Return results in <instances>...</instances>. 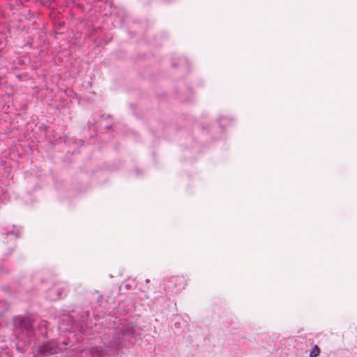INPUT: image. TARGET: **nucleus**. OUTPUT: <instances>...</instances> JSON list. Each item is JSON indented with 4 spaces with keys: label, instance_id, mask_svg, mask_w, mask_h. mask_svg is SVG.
Segmentation results:
<instances>
[{
    "label": "nucleus",
    "instance_id": "1",
    "mask_svg": "<svg viewBox=\"0 0 357 357\" xmlns=\"http://www.w3.org/2000/svg\"><path fill=\"white\" fill-rule=\"evenodd\" d=\"M135 330V325L126 320L121 321L116 326L105 331L101 337L104 347H94L84 350L81 357H105L116 356L123 349L130 347L133 344Z\"/></svg>",
    "mask_w": 357,
    "mask_h": 357
},
{
    "label": "nucleus",
    "instance_id": "2",
    "mask_svg": "<svg viewBox=\"0 0 357 357\" xmlns=\"http://www.w3.org/2000/svg\"><path fill=\"white\" fill-rule=\"evenodd\" d=\"M13 324L17 340L24 345L47 335V323L43 320L36 323L30 317L19 315L14 317Z\"/></svg>",
    "mask_w": 357,
    "mask_h": 357
},
{
    "label": "nucleus",
    "instance_id": "3",
    "mask_svg": "<svg viewBox=\"0 0 357 357\" xmlns=\"http://www.w3.org/2000/svg\"><path fill=\"white\" fill-rule=\"evenodd\" d=\"M61 349L59 347L56 342L54 340L43 342L40 344L36 351V356L38 357H50L57 354Z\"/></svg>",
    "mask_w": 357,
    "mask_h": 357
},
{
    "label": "nucleus",
    "instance_id": "4",
    "mask_svg": "<svg viewBox=\"0 0 357 357\" xmlns=\"http://www.w3.org/2000/svg\"><path fill=\"white\" fill-rule=\"evenodd\" d=\"M62 321L66 322L68 326L76 325L77 328H80V331L84 333V328H89L90 323L89 322V314L86 312H82L77 316L76 319H74L70 315H66L62 317Z\"/></svg>",
    "mask_w": 357,
    "mask_h": 357
},
{
    "label": "nucleus",
    "instance_id": "5",
    "mask_svg": "<svg viewBox=\"0 0 357 357\" xmlns=\"http://www.w3.org/2000/svg\"><path fill=\"white\" fill-rule=\"evenodd\" d=\"M185 285V281L183 276H176L169 278L166 284L165 288L168 292L177 294L178 290L181 289Z\"/></svg>",
    "mask_w": 357,
    "mask_h": 357
},
{
    "label": "nucleus",
    "instance_id": "6",
    "mask_svg": "<svg viewBox=\"0 0 357 357\" xmlns=\"http://www.w3.org/2000/svg\"><path fill=\"white\" fill-rule=\"evenodd\" d=\"M168 302V298L164 296H159L154 298L152 302L153 308L156 310L162 311L165 307V304Z\"/></svg>",
    "mask_w": 357,
    "mask_h": 357
},
{
    "label": "nucleus",
    "instance_id": "7",
    "mask_svg": "<svg viewBox=\"0 0 357 357\" xmlns=\"http://www.w3.org/2000/svg\"><path fill=\"white\" fill-rule=\"evenodd\" d=\"M51 291H55L56 294L54 296L47 295L46 298L50 301H54L63 297V295H66V287H54L51 289Z\"/></svg>",
    "mask_w": 357,
    "mask_h": 357
},
{
    "label": "nucleus",
    "instance_id": "8",
    "mask_svg": "<svg viewBox=\"0 0 357 357\" xmlns=\"http://www.w3.org/2000/svg\"><path fill=\"white\" fill-rule=\"evenodd\" d=\"M2 180H0V200L1 202H5L6 200L9 199V196L8 195V188L6 186H2L1 184L3 183L1 182Z\"/></svg>",
    "mask_w": 357,
    "mask_h": 357
},
{
    "label": "nucleus",
    "instance_id": "9",
    "mask_svg": "<svg viewBox=\"0 0 357 357\" xmlns=\"http://www.w3.org/2000/svg\"><path fill=\"white\" fill-rule=\"evenodd\" d=\"M21 231H22L21 227L13 226V229L10 231H8L6 234L7 236H9V235L14 236L15 238H17L20 237Z\"/></svg>",
    "mask_w": 357,
    "mask_h": 357
},
{
    "label": "nucleus",
    "instance_id": "10",
    "mask_svg": "<svg viewBox=\"0 0 357 357\" xmlns=\"http://www.w3.org/2000/svg\"><path fill=\"white\" fill-rule=\"evenodd\" d=\"M177 320L174 321V326L178 329H183L185 326V322L180 317H176Z\"/></svg>",
    "mask_w": 357,
    "mask_h": 357
},
{
    "label": "nucleus",
    "instance_id": "11",
    "mask_svg": "<svg viewBox=\"0 0 357 357\" xmlns=\"http://www.w3.org/2000/svg\"><path fill=\"white\" fill-rule=\"evenodd\" d=\"M319 353H320L319 348L318 347L317 345H314V347L312 348V349L310 354V357H317L319 355Z\"/></svg>",
    "mask_w": 357,
    "mask_h": 357
},
{
    "label": "nucleus",
    "instance_id": "12",
    "mask_svg": "<svg viewBox=\"0 0 357 357\" xmlns=\"http://www.w3.org/2000/svg\"><path fill=\"white\" fill-rule=\"evenodd\" d=\"M55 294H56L55 291H51V289H50V291H48L47 295L54 296Z\"/></svg>",
    "mask_w": 357,
    "mask_h": 357
},
{
    "label": "nucleus",
    "instance_id": "13",
    "mask_svg": "<svg viewBox=\"0 0 357 357\" xmlns=\"http://www.w3.org/2000/svg\"><path fill=\"white\" fill-rule=\"evenodd\" d=\"M102 299V296L101 294L98 295V302H101Z\"/></svg>",
    "mask_w": 357,
    "mask_h": 357
},
{
    "label": "nucleus",
    "instance_id": "14",
    "mask_svg": "<svg viewBox=\"0 0 357 357\" xmlns=\"http://www.w3.org/2000/svg\"><path fill=\"white\" fill-rule=\"evenodd\" d=\"M146 283L149 282V279L146 280Z\"/></svg>",
    "mask_w": 357,
    "mask_h": 357
},
{
    "label": "nucleus",
    "instance_id": "15",
    "mask_svg": "<svg viewBox=\"0 0 357 357\" xmlns=\"http://www.w3.org/2000/svg\"><path fill=\"white\" fill-rule=\"evenodd\" d=\"M126 287L127 289H128V288H129V285H128V284H127V285H126Z\"/></svg>",
    "mask_w": 357,
    "mask_h": 357
},
{
    "label": "nucleus",
    "instance_id": "16",
    "mask_svg": "<svg viewBox=\"0 0 357 357\" xmlns=\"http://www.w3.org/2000/svg\"><path fill=\"white\" fill-rule=\"evenodd\" d=\"M0 349L3 350V347H0Z\"/></svg>",
    "mask_w": 357,
    "mask_h": 357
}]
</instances>
